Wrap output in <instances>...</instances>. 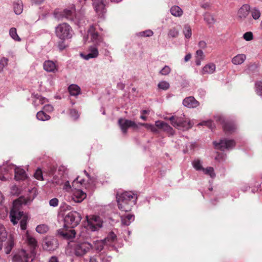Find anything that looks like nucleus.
<instances>
[{"label": "nucleus", "instance_id": "obj_35", "mask_svg": "<svg viewBox=\"0 0 262 262\" xmlns=\"http://www.w3.org/2000/svg\"><path fill=\"white\" fill-rule=\"evenodd\" d=\"M183 33L185 36L187 38H190L191 36V28L188 25H185L184 26Z\"/></svg>", "mask_w": 262, "mask_h": 262}, {"label": "nucleus", "instance_id": "obj_47", "mask_svg": "<svg viewBox=\"0 0 262 262\" xmlns=\"http://www.w3.org/2000/svg\"><path fill=\"white\" fill-rule=\"evenodd\" d=\"M166 123L162 121H157L155 122V125L158 128V129H160L163 130L164 128L165 125Z\"/></svg>", "mask_w": 262, "mask_h": 262}, {"label": "nucleus", "instance_id": "obj_61", "mask_svg": "<svg viewBox=\"0 0 262 262\" xmlns=\"http://www.w3.org/2000/svg\"><path fill=\"white\" fill-rule=\"evenodd\" d=\"M205 19L209 23L212 24L214 22V18L211 16H205Z\"/></svg>", "mask_w": 262, "mask_h": 262}, {"label": "nucleus", "instance_id": "obj_12", "mask_svg": "<svg viewBox=\"0 0 262 262\" xmlns=\"http://www.w3.org/2000/svg\"><path fill=\"white\" fill-rule=\"evenodd\" d=\"M88 35L90 36L91 41L96 45H99L102 41V38L96 31L94 26H90L88 30Z\"/></svg>", "mask_w": 262, "mask_h": 262}, {"label": "nucleus", "instance_id": "obj_63", "mask_svg": "<svg viewBox=\"0 0 262 262\" xmlns=\"http://www.w3.org/2000/svg\"><path fill=\"white\" fill-rule=\"evenodd\" d=\"M43 109L46 111H51L53 110V107L51 105H46L43 107Z\"/></svg>", "mask_w": 262, "mask_h": 262}, {"label": "nucleus", "instance_id": "obj_54", "mask_svg": "<svg viewBox=\"0 0 262 262\" xmlns=\"http://www.w3.org/2000/svg\"><path fill=\"white\" fill-rule=\"evenodd\" d=\"M37 101H38L39 104H43L46 102L47 99L42 96H38L36 98V100L34 101V102H36Z\"/></svg>", "mask_w": 262, "mask_h": 262}, {"label": "nucleus", "instance_id": "obj_11", "mask_svg": "<svg viewBox=\"0 0 262 262\" xmlns=\"http://www.w3.org/2000/svg\"><path fill=\"white\" fill-rule=\"evenodd\" d=\"M92 248V245L89 243H83L76 245L75 248V254L76 256H81L87 253Z\"/></svg>", "mask_w": 262, "mask_h": 262}, {"label": "nucleus", "instance_id": "obj_18", "mask_svg": "<svg viewBox=\"0 0 262 262\" xmlns=\"http://www.w3.org/2000/svg\"><path fill=\"white\" fill-rule=\"evenodd\" d=\"M183 104L189 108L196 107L199 104V102L193 97H188L184 99Z\"/></svg>", "mask_w": 262, "mask_h": 262}, {"label": "nucleus", "instance_id": "obj_51", "mask_svg": "<svg viewBox=\"0 0 262 262\" xmlns=\"http://www.w3.org/2000/svg\"><path fill=\"white\" fill-rule=\"evenodd\" d=\"M193 167L197 170H202L203 168L200 161H195L193 162Z\"/></svg>", "mask_w": 262, "mask_h": 262}, {"label": "nucleus", "instance_id": "obj_19", "mask_svg": "<svg viewBox=\"0 0 262 262\" xmlns=\"http://www.w3.org/2000/svg\"><path fill=\"white\" fill-rule=\"evenodd\" d=\"M56 243V241L54 239H46L42 244L43 248L48 251H53L57 248Z\"/></svg>", "mask_w": 262, "mask_h": 262}, {"label": "nucleus", "instance_id": "obj_17", "mask_svg": "<svg viewBox=\"0 0 262 262\" xmlns=\"http://www.w3.org/2000/svg\"><path fill=\"white\" fill-rule=\"evenodd\" d=\"M43 69L49 72H56L58 71V67L56 63L51 60L45 61L43 63Z\"/></svg>", "mask_w": 262, "mask_h": 262}, {"label": "nucleus", "instance_id": "obj_49", "mask_svg": "<svg viewBox=\"0 0 262 262\" xmlns=\"http://www.w3.org/2000/svg\"><path fill=\"white\" fill-rule=\"evenodd\" d=\"M178 31L176 28L170 29L168 33V35L171 37H176L178 35Z\"/></svg>", "mask_w": 262, "mask_h": 262}, {"label": "nucleus", "instance_id": "obj_25", "mask_svg": "<svg viewBox=\"0 0 262 262\" xmlns=\"http://www.w3.org/2000/svg\"><path fill=\"white\" fill-rule=\"evenodd\" d=\"M98 50L96 47H91L90 49V53L84 56V58L88 60L90 58H96L98 56Z\"/></svg>", "mask_w": 262, "mask_h": 262}, {"label": "nucleus", "instance_id": "obj_56", "mask_svg": "<svg viewBox=\"0 0 262 262\" xmlns=\"http://www.w3.org/2000/svg\"><path fill=\"white\" fill-rule=\"evenodd\" d=\"M67 169L64 166H60L58 169V171L60 174H62L61 177H64V174H67Z\"/></svg>", "mask_w": 262, "mask_h": 262}, {"label": "nucleus", "instance_id": "obj_38", "mask_svg": "<svg viewBox=\"0 0 262 262\" xmlns=\"http://www.w3.org/2000/svg\"><path fill=\"white\" fill-rule=\"evenodd\" d=\"M106 244L103 241H97L95 244V249L100 252L104 248V245Z\"/></svg>", "mask_w": 262, "mask_h": 262}, {"label": "nucleus", "instance_id": "obj_16", "mask_svg": "<svg viewBox=\"0 0 262 262\" xmlns=\"http://www.w3.org/2000/svg\"><path fill=\"white\" fill-rule=\"evenodd\" d=\"M250 11V6L249 5H243L238 11V17L241 19H245L248 15Z\"/></svg>", "mask_w": 262, "mask_h": 262}, {"label": "nucleus", "instance_id": "obj_60", "mask_svg": "<svg viewBox=\"0 0 262 262\" xmlns=\"http://www.w3.org/2000/svg\"><path fill=\"white\" fill-rule=\"evenodd\" d=\"M46 0H30L32 5H39L44 3Z\"/></svg>", "mask_w": 262, "mask_h": 262}, {"label": "nucleus", "instance_id": "obj_64", "mask_svg": "<svg viewBox=\"0 0 262 262\" xmlns=\"http://www.w3.org/2000/svg\"><path fill=\"white\" fill-rule=\"evenodd\" d=\"M49 262H59L57 257L56 256H52Z\"/></svg>", "mask_w": 262, "mask_h": 262}, {"label": "nucleus", "instance_id": "obj_20", "mask_svg": "<svg viewBox=\"0 0 262 262\" xmlns=\"http://www.w3.org/2000/svg\"><path fill=\"white\" fill-rule=\"evenodd\" d=\"M26 238L27 243L28 245L30 247V253H31V254L34 255V250L37 247V241L34 237L30 236L28 233H27L26 234Z\"/></svg>", "mask_w": 262, "mask_h": 262}, {"label": "nucleus", "instance_id": "obj_9", "mask_svg": "<svg viewBox=\"0 0 262 262\" xmlns=\"http://www.w3.org/2000/svg\"><path fill=\"white\" fill-rule=\"evenodd\" d=\"M93 7L98 15L102 16L106 12V0H92Z\"/></svg>", "mask_w": 262, "mask_h": 262}, {"label": "nucleus", "instance_id": "obj_30", "mask_svg": "<svg viewBox=\"0 0 262 262\" xmlns=\"http://www.w3.org/2000/svg\"><path fill=\"white\" fill-rule=\"evenodd\" d=\"M61 15L63 17H64L67 19L72 20L73 19L74 16V12L71 10L64 9L62 12Z\"/></svg>", "mask_w": 262, "mask_h": 262}, {"label": "nucleus", "instance_id": "obj_31", "mask_svg": "<svg viewBox=\"0 0 262 262\" xmlns=\"http://www.w3.org/2000/svg\"><path fill=\"white\" fill-rule=\"evenodd\" d=\"M14 247V241L12 238L9 239L6 243L4 250L6 254H9Z\"/></svg>", "mask_w": 262, "mask_h": 262}, {"label": "nucleus", "instance_id": "obj_2", "mask_svg": "<svg viewBox=\"0 0 262 262\" xmlns=\"http://www.w3.org/2000/svg\"><path fill=\"white\" fill-rule=\"evenodd\" d=\"M119 209L125 212L131 210L132 207L136 204L138 196L132 191H125L116 196Z\"/></svg>", "mask_w": 262, "mask_h": 262}, {"label": "nucleus", "instance_id": "obj_46", "mask_svg": "<svg viewBox=\"0 0 262 262\" xmlns=\"http://www.w3.org/2000/svg\"><path fill=\"white\" fill-rule=\"evenodd\" d=\"M171 71L170 68L167 66H165L160 72V74L162 75H168Z\"/></svg>", "mask_w": 262, "mask_h": 262}, {"label": "nucleus", "instance_id": "obj_39", "mask_svg": "<svg viewBox=\"0 0 262 262\" xmlns=\"http://www.w3.org/2000/svg\"><path fill=\"white\" fill-rule=\"evenodd\" d=\"M158 88L160 89L163 90H167L169 88V84L166 81H162L159 83L158 85Z\"/></svg>", "mask_w": 262, "mask_h": 262}, {"label": "nucleus", "instance_id": "obj_53", "mask_svg": "<svg viewBox=\"0 0 262 262\" xmlns=\"http://www.w3.org/2000/svg\"><path fill=\"white\" fill-rule=\"evenodd\" d=\"M58 199L55 198L50 200L49 204L51 206L55 207L58 206Z\"/></svg>", "mask_w": 262, "mask_h": 262}, {"label": "nucleus", "instance_id": "obj_21", "mask_svg": "<svg viewBox=\"0 0 262 262\" xmlns=\"http://www.w3.org/2000/svg\"><path fill=\"white\" fill-rule=\"evenodd\" d=\"M215 65L213 63H209L205 66L201 71V74H212L215 71Z\"/></svg>", "mask_w": 262, "mask_h": 262}, {"label": "nucleus", "instance_id": "obj_8", "mask_svg": "<svg viewBox=\"0 0 262 262\" xmlns=\"http://www.w3.org/2000/svg\"><path fill=\"white\" fill-rule=\"evenodd\" d=\"M34 256V255L27 252L26 250H21L13 256V261L14 262H30L32 260Z\"/></svg>", "mask_w": 262, "mask_h": 262}, {"label": "nucleus", "instance_id": "obj_34", "mask_svg": "<svg viewBox=\"0 0 262 262\" xmlns=\"http://www.w3.org/2000/svg\"><path fill=\"white\" fill-rule=\"evenodd\" d=\"M9 34L14 40L16 41L20 40V38L17 33L16 29L15 28H11L10 29Z\"/></svg>", "mask_w": 262, "mask_h": 262}, {"label": "nucleus", "instance_id": "obj_36", "mask_svg": "<svg viewBox=\"0 0 262 262\" xmlns=\"http://www.w3.org/2000/svg\"><path fill=\"white\" fill-rule=\"evenodd\" d=\"M48 227L46 225H40L36 227V231L41 234H43L46 233L48 231Z\"/></svg>", "mask_w": 262, "mask_h": 262}, {"label": "nucleus", "instance_id": "obj_42", "mask_svg": "<svg viewBox=\"0 0 262 262\" xmlns=\"http://www.w3.org/2000/svg\"><path fill=\"white\" fill-rule=\"evenodd\" d=\"M163 130L171 136H172L174 134V130L167 123H166L165 125Z\"/></svg>", "mask_w": 262, "mask_h": 262}, {"label": "nucleus", "instance_id": "obj_28", "mask_svg": "<svg viewBox=\"0 0 262 262\" xmlns=\"http://www.w3.org/2000/svg\"><path fill=\"white\" fill-rule=\"evenodd\" d=\"M68 89L70 94L73 96L78 95L80 92V88L76 84H71L69 86Z\"/></svg>", "mask_w": 262, "mask_h": 262}, {"label": "nucleus", "instance_id": "obj_58", "mask_svg": "<svg viewBox=\"0 0 262 262\" xmlns=\"http://www.w3.org/2000/svg\"><path fill=\"white\" fill-rule=\"evenodd\" d=\"M8 59L5 57H3L0 60V66L4 68L8 64Z\"/></svg>", "mask_w": 262, "mask_h": 262}, {"label": "nucleus", "instance_id": "obj_40", "mask_svg": "<svg viewBox=\"0 0 262 262\" xmlns=\"http://www.w3.org/2000/svg\"><path fill=\"white\" fill-rule=\"evenodd\" d=\"M251 15L253 19H257L260 16V12L259 10L256 8L252 9L251 11Z\"/></svg>", "mask_w": 262, "mask_h": 262}, {"label": "nucleus", "instance_id": "obj_62", "mask_svg": "<svg viewBox=\"0 0 262 262\" xmlns=\"http://www.w3.org/2000/svg\"><path fill=\"white\" fill-rule=\"evenodd\" d=\"M63 40H62V41L59 42L58 44V47L60 49V50H62L66 48V46L64 45Z\"/></svg>", "mask_w": 262, "mask_h": 262}, {"label": "nucleus", "instance_id": "obj_32", "mask_svg": "<svg viewBox=\"0 0 262 262\" xmlns=\"http://www.w3.org/2000/svg\"><path fill=\"white\" fill-rule=\"evenodd\" d=\"M36 118L41 121L48 120L50 119V116L46 114L43 111H40L36 114Z\"/></svg>", "mask_w": 262, "mask_h": 262}, {"label": "nucleus", "instance_id": "obj_15", "mask_svg": "<svg viewBox=\"0 0 262 262\" xmlns=\"http://www.w3.org/2000/svg\"><path fill=\"white\" fill-rule=\"evenodd\" d=\"M72 200L76 203H81L86 197V193L81 189L76 190L72 195Z\"/></svg>", "mask_w": 262, "mask_h": 262}, {"label": "nucleus", "instance_id": "obj_23", "mask_svg": "<svg viewBox=\"0 0 262 262\" xmlns=\"http://www.w3.org/2000/svg\"><path fill=\"white\" fill-rule=\"evenodd\" d=\"M26 177L25 171L20 168L16 167L15 169V179L16 180H24Z\"/></svg>", "mask_w": 262, "mask_h": 262}, {"label": "nucleus", "instance_id": "obj_43", "mask_svg": "<svg viewBox=\"0 0 262 262\" xmlns=\"http://www.w3.org/2000/svg\"><path fill=\"white\" fill-rule=\"evenodd\" d=\"M34 176L35 178V179H36L38 180L42 181L43 180L42 176V172L40 168H38L36 170L34 174Z\"/></svg>", "mask_w": 262, "mask_h": 262}, {"label": "nucleus", "instance_id": "obj_37", "mask_svg": "<svg viewBox=\"0 0 262 262\" xmlns=\"http://www.w3.org/2000/svg\"><path fill=\"white\" fill-rule=\"evenodd\" d=\"M202 170L204 172V173L210 176L211 178H213L215 177V174L214 172L213 168L211 167H208L206 168H203Z\"/></svg>", "mask_w": 262, "mask_h": 262}, {"label": "nucleus", "instance_id": "obj_22", "mask_svg": "<svg viewBox=\"0 0 262 262\" xmlns=\"http://www.w3.org/2000/svg\"><path fill=\"white\" fill-rule=\"evenodd\" d=\"M246 59V55L244 54H238L232 59V62L235 65L241 64Z\"/></svg>", "mask_w": 262, "mask_h": 262}, {"label": "nucleus", "instance_id": "obj_52", "mask_svg": "<svg viewBox=\"0 0 262 262\" xmlns=\"http://www.w3.org/2000/svg\"><path fill=\"white\" fill-rule=\"evenodd\" d=\"M63 189L66 190L67 191L69 192L72 190V185L70 184V182L68 181H67L63 185Z\"/></svg>", "mask_w": 262, "mask_h": 262}, {"label": "nucleus", "instance_id": "obj_27", "mask_svg": "<svg viewBox=\"0 0 262 262\" xmlns=\"http://www.w3.org/2000/svg\"><path fill=\"white\" fill-rule=\"evenodd\" d=\"M7 236V232L4 226L0 223V249L2 245V242L5 241Z\"/></svg>", "mask_w": 262, "mask_h": 262}, {"label": "nucleus", "instance_id": "obj_29", "mask_svg": "<svg viewBox=\"0 0 262 262\" xmlns=\"http://www.w3.org/2000/svg\"><path fill=\"white\" fill-rule=\"evenodd\" d=\"M134 219V216L132 214H127L126 216H121V223L124 225L128 226Z\"/></svg>", "mask_w": 262, "mask_h": 262}, {"label": "nucleus", "instance_id": "obj_33", "mask_svg": "<svg viewBox=\"0 0 262 262\" xmlns=\"http://www.w3.org/2000/svg\"><path fill=\"white\" fill-rule=\"evenodd\" d=\"M117 238L116 235L113 232H110L107 236L103 240L106 244L114 242Z\"/></svg>", "mask_w": 262, "mask_h": 262}, {"label": "nucleus", "instance_id": "obj_50", "mask_svg": "<svg viewBox=\"0 0 262 262\" xmlns=\"http://www.w3.org/2000/svg\"><path fill=\"white\" fill-rule=\"evenodd\" d=\"M153 32L150 30H146L145 31H143L140 33L141 36L146 37L151 36L153 35Z\"/></svg>", "mask_w": 262, "mask_h": 262}, {"label": "nucleus", "instance_id": "obj_57", "mask_svg": "<svg viewBox=\"0 0 262 262\" xmlns=\"http://www.w3.org/2000/svg\"><path fill=\"white\" fill-rule=\"evenodd\" d=\"M196 58L203 59L204 57V53L202 50H198L196 52Z\"/></svg>", "mask_w": 262, "mask_h": 262}, {"label": "nucleus", "instance_id": "obj_55", "mask_svg": "<svg viewBox=\"0 0 262 262\" xmlns=\"http://www.w3.org/2000/svg\"><path fill=\"white\" fill-rule=\"evenodd\" d=\"M70 115L74 119H77L79 117V115L78 112L75 109H72L70 110Z\"/></svg>", "mask_w": 262, "mask_h": 262}, {"label": "nucleus", "instance_id": "obj_59", "mask_svg": "<svg viewBox=\"0 0 262 262\" xmlns=\"http://www.w3.org/2000/svg\"><path fill=\"white\" fill-rule=\"evenodd\" d=\"M198 46L201 49L200 50L205 49L207 48V43L205 41L201 40L199 42Z\"/></svg>", "mask_w": 262, "mask_h": 262}, {"label": "nucleus", "instance_id": "obj_26", "mask_svg": "<svg viewBox=\"0 0 262 262\" xmlns=\"http://www.w3.org/2000/svg\"><path fill=\"white\" fill-rule=\"evenodd\" d=\"M170 13L176 17H180L182 15L183 11L180 7L173 6L170 9Z\"/></svg>", "mask_w": 262, "mask_h": 262}, {"label": "nucleus", "instance_id": "obj_45", "mask_svg": "<svg viewBox=\"0 0 262 262\" xmlns=\"http://www.w3.org/2000/svg\"><path fill=\"white\" fill-rule=\"evenodd\" d=\"M256 87V93L259 95H262V81H257L255 83Z\"/></svg>", "mask_w": 262, "mask_h": 262}, {"label": "nucleus", "instance_id": "obj_48", "mask_svg": "<svg viewBox=\"0 0 262 262\" xmlns=\"http://www.w3.org/2000/svg\"><path fill=\"white\" fill-rule=\"evenodd\" d=\"M243 37L246 41H250L253 39V34L251 32H246Z\"/></svg>", "mask_w": 262, "mask_h": 262}, {"label": "nucleus", "instance_id": "obj_24", "mask_svg": "<svg viewBox=\"0 0 262 262\" xmlns=\"http://www.w3.org/2000/svg\"><path fill=\"white\" fill-rule=\"evenodd\" d=\"M13 9L15 13L17 15L20 14L23 10V2L21 0H17L13 4Z\"/></svg>", "mask_w": 262, "mask_h": 262}, {"label": "nucleus", "instance_id": "obj_1", "mask_svg": "<svg viewBox=\"0 0 262 262\" xmlns=\"http://www.w3.org/2000/svg\"><path fill=\"white\" fill-rule=\"evenodd\" d=\"M81 220L80 214L77 211H71L66 215L64 218V228L57 231L59 236L66 239H72L76 235L74 228Z\"/></svg>", "mask_w": 262, "mask_h": 262}, {"label": "nucleus", "instance_id": "obj_14", "mask_svg": "<svg viewBox=\"0 0 262 262\" xmlns=\"http://www.w3.org/2000/svg\"><path fill=\"white\" fill-rule=\"evenodd\" d=\"M79 177H77L72 183V188L74 189L75 190L80 189L83 187H84L85 189H92V186L91 184H86L84 183V180L83 179H79Z\"/></svg>", "mask_w": 262, "mask_h": 262}, {"label": "nucleus", "instance_id": "obj_13", "mask_svg": "<svg viewBox=\"0 0 262 262\" xmlns=\"http://www.w3.org/2000/svg\"><path fill=\"white\" fill-rule=\"evenodd\" d=\"M216 121L223 125V128L225 133H231L234 132L235 127L233 123L226 121L223 118L221 117H217Z\"/></svg>", "mask_w": 262, "mask_h": 262}, {"label": "nucleus", "instance_id": "obj_6", "mask_svg": "<svg viewBox=\"0 0 262 262\" xmlns=\"http://www.w3.org/2000/svg\"><path fill=\"white\" fill-rule=\"evenodd\" d=\"M168 120L170 121L171 124L174 127H177L178 129L188 130L192 126V124L191 122L184 118V116H172L169 117Z\"/></svg>", "mask_w": 262, "mask_h": 262}, {"label": "nucleus", "instance_id": "obj_10", "mask_svg": "<svg viewBox=\"0 0 262 262\" xmlns=\"http://www.w3.org/2000/svg\"><path fill=\"white\" fill-rule=\"evenodd\" d=\"M88 226L92 231H94L102 227V223L100 217L98 216L93 215L90 217L86 216Z\"/></svg>", "mask_w": 262, "mask_h": 262}, {"label": "nucleus", "instance_id": "obj_44", "mask_svg": "<svg viewBox=\"0 0 262 262\" xmlns=\"http://www.w3.org/2000/svg\"><path fill=\"white\" fill-rule=\"evenodd\" d=\"M258 67V64L255 62L250 63L248 66V70L250 72L253 73Z\"/></svg>", "mask_w": 262, "mask_h": 262}, {"label": "nucleus", "instance_id": "obj_41", "mask_svg": "<svg viewBox=\"0 0 262 262\" xmlns=\"http://www.w3.org/2000/svg\"><path fill=\"white\" fill-rule=\"evenodd\" d=\"M199 125H206L211 130H213L215 127L214 124L213 123V121L211 120H208L207 121H203L202 122L200 123L199 124Z\"/></svg>", "mask_w": 262, "mask_h": 262}, {"label": "nucleus", "instance_id": "obj_7", "mask_svg": "<svg viewBox=\"0 0 262 262\" xmlns=\"http://www.w3.org/2000/svg\"><path fill=\"white\" fill-rule=\"evenodd\" d=\"M215 148L224 151L225 149H229L235 145V142L233 140L222 139L219 142H213Z\"/></svg>", "mask_w": 262, "mask_h": 262}, {"label": "nucleus", "instance_id": "obj_3", "mask_svg": "<svg viewBox=\"0 0 262 262\" xmlns=\"http://www.w3.org/2000/svg\"><path fill=\"white\" fill-rule=\"evenodd\" d=\"M118 124L124 134H126L127 133V129L129 127H132L134 129L137 130L139 128V126H145L147 129H150L154 133H157L158 132V128L156 125L154 126L153 125L148 123H139L138 124H137L133 121L120 118L118 120Z\"/></svg>", "mask_w": 262, "mask_h": 262}, {"label": "nucleus", "instance_id": "obj_4", "mask_svg": "<svg viewBox=\"0 0 262 262\" xmlns=\"http://www.w3.org/2000/svg\"><path fill=\"white\" fill-rule=\"evenodd\" d=\"M18 202H19L18 200H15L13 203V206L10 212V221L13 225H16L20 220V228L24 230L27 228L28 217L27 214H24L23 211H19L16 208V205Z\"/></svg>", "mask_w": 262, "mask_h": 262}, {"label": "nucleus", "instance_id": "obj_5", "mask_svg": "<svg viewBox=\"0 0 262 262\" xmlns=\"http://www.w3.org/2000/svg\"><path fill=\"white\" fill-rule=\"evenodd\" d=\"M55 34L60 40H65L72 37L73 31L68 24L63 23L59 24L56 27Z\"/></svg>", "mask_w": 262, "mask_h": 262}]
</instances>
